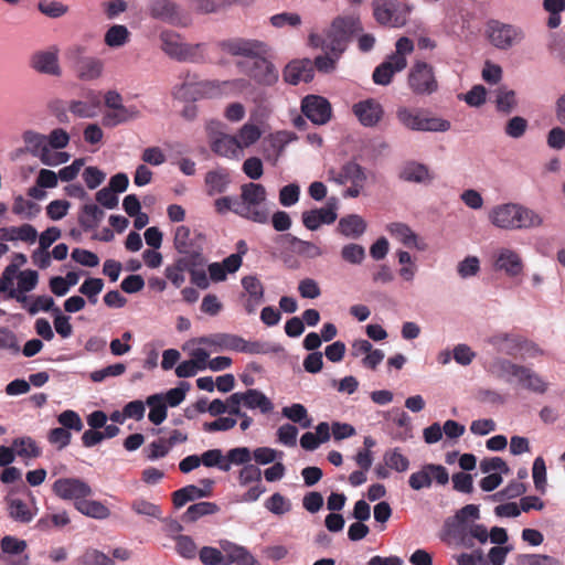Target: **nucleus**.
<instances>
[{
    "instance_id": "1",
    "label": "nucleus",
    "mask_w": 565,
    "mask_h": 565,
    "mask_svg": "<svg viewBox=\"0 0 565 565\" xmlns=\"http://www.w3.org/2000/svg\"><path fill=\"white\" fill-rule=\"evenodd\" d=\"M223 53L233 56L249 57L246 74L260 85H273L278 81V72L274 64L265 58L268 46L258 40L232 39L220 43Z\"/></svg>"
},
{
    "instance_id": "2",
    "label": "nucleus",
    "mask_w": 565,
    "mask_h": 565,
    "mask_svg": "<svg viewBox=\"0 0 565 565\" xmlns=\"http://www.w3.org/2000/svg\"><path fill=\"white\" fill-rule=\"evenodd\" d=\"M487 220L499 231L534 230L545 225V218L541 213L518 202L493 205L487 214Z\"/></svg>"
},
{
    "instance_id": "3",
    "label": "nucleus",
    "mask_w": 565,
    "mask_h": 565,
    "mask_svg": "<svg viewBox=\"0 0 565 565\" xmlns=\"http://www.w3.org/2000/svg\"><path fill=\"white\" fill-rule=\"evenodd\" d=\"M220 548L203 546L199 552L204 565H262V563L243 545L228 540L218 541Z\"/></svg>"
},
{
    "instance_id": "4",
    "label": "nucleus",
    "mask_w": 565,
    "mask_h": 565,
    "mask_svg": "<svg viewBox=\"0 0 565 565\" xmlns=\"http://www.w3.org/2000/svg\"><path fill=\"white\" fill-rule=\"evenodd\" d=\"M238 215L255 223L268 221L271 203L266 189L259 183H247L241 189Z\"/></svg>"
},
{
    "instance_id": "5",
    "label": "nucleus",
    "mask_w": 565,
    "mask_h": 565,
    "mask_svg": "<svg viewBox=\"0 0 565 565\" xmlns=\"http://www.w3.org/2000/svg\"><path fill=\"white\" fill-rule=\"evenodd\" d=\"M396 117L403 127L412 131L447 132L451 129V122L448 119L422 109L399 107Z\"/></svg>"
},
{
    "instance_id": "6",
    "label": "nucleus",
    "mask_w": 565,
    "mask_h": 565,
    "mask_svg": "<svg viewBox=\"0 0 565 565\" xmlns=\"http://www.w3.org/2000/svg\"><path fill=\"white\" fill-rule=\"evenodd\" d=\"M360 28V21L353 17L338 18L333 21L324 35L311 34L310 44L315 47L331 51L335 54L344 50L349 33Z\"/></svg>"
},
{
    "instance_id": "7",
    "label": "nucleus",
    "mask_w": 565,
    "mask_h": 565,
    "mask_svg": "<svg viewBox=\"0 0 565 565\" xmlns=\"http://www.w3.org/2000/svg\"><path fill=\"white\" fill-rule=\"evenodd\" d=\"M328 178L330 181L340 185L350 184L343 194L348 198L359 196L363 192L367 181L365 170L356 162H348L340 169H330L328 171Z\"/></svg>"
},
{
    "instance_id": "8",
    "label": "nucleus",
    "mask_w": 565,
    "mask_h": 565,
    "mask_svg": "<svg viewBox=\"0 0 565 565\" xmlns=\"http://www.w3.org/2000/svg\"><path fill=\"white\" fill-rule=\"evenodd\" d=\"M372 7L375 20L391 28L404 26L413 11V6L398 0H375Z\"/></svg>"
},
{
    "instance_id": "9",
    "label": "nucleus",
    "mask_w": 565,
    "mask_h": 565,
    "mask_svg": "<svg viewBox=\"0 0 565 565\" xmlns=\"http://www.w3.org/2000/svg\"><path fill=\"white\" fill-rule=\"evenodd\" d=\"M486 38L493 47L508 51L524 41L525 32L514 24L490 21L486 28Z\"/></svg>"
},
{
    "instance_id": "10",
    "label": "nucleus",
    "mask_w": 565,
    "mask_h": 565,
    "mask_svg": "<svg viewBox=\"0 0 565 565\" xmlns=\"http://www.w3.org/2000/svg\"><path fill=\"white\" fill-rule=\"evenodd\" d=\"M161 50L177 61H199L202 58L203 45L190 44L173 31H163L160 34Z\"/></svg>"
},
{
    "instance_id": "11",
    "label": "nucleus",
    "mask_w": 565,
    "mask_h": 565,
    "mask_svg": "<svg viewBox=\"0 0 565 565\" xmlns=\"http://www.w3.org/2000/svg\"><path fill=\"white\" fill-rule=\"evenodd\" d=\"M30 500L25 501L19 497L13 490L9 491L4 497L6 511L8 518L18 524L31 523L39 513L36 499L29 493Z\"/></svg>"
},
{
    "instance_id": "12",
    "label": "nucleus",
    "mask_w": 565,
    "mask_h": 565,
    "mask_svg": "<svg viewBox=\"0 0 565 565\" xmlns=\"http://www.w3.org/2000/svg\"><path fill=\"white\" fill-rule=\"evenodd\" d=\"M29 65L35 73L41 75L61 77L63 74L57 45L33 52L30 56Z\"/></svg>"
},
{
    "instance_id": "13",
    "label": "nucleus",
    "mask_w": 565,
    "mask_h": 565,
    "mask_svg": "<svg viewBox=\"0 0 565 565\" xmlns=\"http://www.w3.org/2000/svg\"><path fill=\"white\" fill-rule=\"evenodd\" d=\"M397 175L405 183L422 186H430L437 178L429 164L414 159L403 162Z\"/></svg>"
},
{
    "instance_id": "14",
    "label": "nucleus",
    "mask_w": 565,
    "mask_h": 565,
    "mask_svg": "<svg viewBox=\"0 0 565 565\" xmlns=\"http://www.w3.org/2000/svg\"><path fill=\"white\" fill-rule=\"evenodd\" d=\"M52 490L60 499L72 501L74 508L78 501L93 495L92 487L79 478H60L53 483Z\"/></svg>"
},
{
    "instance_id": "15",
    "label": "nucleus",
    "mask_w": 565,
    "mask_h": 565,
    "mask_svg": "<svg viewBox=\"0 0 565 565\" xmlns=\"http://www.w3.org/2000/svg\"><path fill=\"white\" fill-rule=\"evenodd\" d=\"M408 85L417 95H430L436 92L438 84L433 66L425 62L415 63L408 74Z\"/></svg>"
},
{
    "instance_id": "16",
    "label": "nucleus",
    "mask_w": 565,
    "mask_h": 565,
    "mask_svg": "<svg viewBox=\"0 0 565 565\" xmlns=\"http://www.w3.org/2000/svg\"><path fill=\"white\" fill-rule=\"evenodd\" d=\"M149 14L175 26H186L190 23L189 15L172 0H151Z\"/></svg>"
},
{
    "instance_id": "17",
    "label": "nucleus",
    "mask_w": 565,
    "mask_h": 565,
    "mask_svg": "<svg viewBox=\"0 0 565 565\" xmlns=\"http://www.w3.org/2000/svg\"><path fill=\"white\" fill-rule=\"evenodd\" d=\"M249 87L248 81L235 78L230 81H204L202 98H228L242 95Z\"/></svg>"
},
{
    "instance_id": "18",
    "label": "nucleus",
    "mask_w": 565,
    "mask_h": 565,
    "mask_svg": "<svg viewBox=\"0 0 565 565\" xmlns=\"http://www.w3.org/2000/svg\"><path fill=\"white\" fill-rule=\"evenodd\" d=\"M434 480L441 486L448 483V471L441 465L427 463L423 466L409 476L408 483L413 490L419 491L429 488Z\"/></svg>"
},
{
    "instance_id": "19",
    "label": "nucleus",
    "mask_w": 565,
    "mask_h": 565,
    "mask_svg": "<svg viewBox=\"0 0 565 565\" xmlns=\"http://www.w3.org/2000/svg\"><path fill=\"white\" fill-rule=\"evenodd\" d=\"M493 266L495 270L504 273L510 278H518L524 273L521 255L510 247H500L495 250Z\"/></svg>"
},
{
    "instance_id": "20",
    "label": "nucleus",
    "mask_w": 565,
    "mask_h": 565,
    "mask_svg": "<svg viewBox=\"0 0 565 565\" xmlns=\"http://www.w3.org/2000/svg\"><path fill=\"white\" fill-rule=\"evenodd\" d=\"M182 350L204 370L211 354L217 353L212 335L189 339L183 343Z\"/></svg>"
},
{
    "instance_id": "21",
    "label": "nucleus",
    "mask_w": 565,
    "mask_h": 565,
    "mask_svg": "<svg viewBox=\"0 0 565 565\" xmlns=\"http://www.w3.org/2000/svg\"><path fill=\"white\" fill-rule=\"evenodd\" d=\"M211 335L217 353L223 351H235L259 354L264 352L260 344L247 342L243 338L235 334L215 333Z\"/></svg>"
},
{
    "instance_id": "22",
    "label": "nucleus",
    "mask_w": 565,
    "mask_h": 565,
    "mask_svg": "<svg viewBox=\"0 0 565 565\" xmlns=\"http://www.w3.org/2000/svg\"><path fill=\"white\" fill-rule=\"evenodd\" d=\"M387 233L401 245L406 248L425 252L427 249L426 242L407 224L402 222H393L386 226Z\"/></svg>"
},
{
    "instance_id": "23",
    "label": "nucleus",
    "mask_w": 565,
    "mask_h": 565,
    "mask_svg": "<svg viewBox=\"0 0 565 565\" xmlns=\"http://www.w3.org/2000/svg\"><path fill=\"white\" fill-rule=\"evenodd\" d=\"M302 113L316 125L327 124L332 115L330 103L321 96L310 95L303 98Z\"/></svg>"
},
{
    "instance_id": "24",
    "label": "nucleus",
    "mask_w": 565,
    "mask_h": 565,
    "mask_svg": "<svg viewBox=\"0 0 565 565\" xmlns=\"http://www.w3.org/2000/svg\"><path fill=\"white\" fill-rule=\"evenodd\" d=\"M359 122L364 127L376 126L384 116L382 104L373 98H367L355 103L352 107Z\"/></svg>"
},
{
    "instance_id": "25",
    "label": "nucleus",
    "mask_w": 565,
    "mask_h": 565,
    "mask_svg": "<svg viewBox=\"0 0 565 565\" xmlns=\"http://www.w3.org/2000/svg\"><path fill=\"white\" fill-rule=\"evenodd\" d=\"M522 366V364L514 363L507 358L497 356L489 362L487 371L492 377L515 385Z\"/></svg>"
},
{
    "instance_id": "26",
    "label": "nucleus",
    "mask_w": 565,
    "mask_h": 565,
    "mask_svg": "<svg viewBox=\"0 0 565 565\" xmlns=\"http://www.w3.org/2000/svg\"><path fill=\"white\" fill-rule=\"evenodd\" d=\"M351 355L360 358L362 366L370 370H375L385 358L382 350L374 349L373 345L364 339H356L352 342Z\"/></svg>"
},
{
    "instance_id": "27",
    "label": "nucleus",
    "mask_w": 565,
    "mask_h": 565,
    "mask_svg": "<svg viewBox=\"0 0 565 565\" xmlns=\"http://www.w3.org/2000/svg\"><path fill=\"white\" fill-rule=\"evenodd\" d=\"M515 386L529 393L544 395L550 391L551 383L541 373L536 372L535 370L529 366L523 365L520 372V377H518V381L515 383Z\"/></svg>"
},
{
    "instance_id": "28",
    "label": "nucleus",
    "mask_w": 565,
    "mask_h": 565,
    "mask_svg": "<svg viewBox=\"0 0 565 565\" xmlns=\"http://www.w3.org/2000/svg\"><path fill=\"white\" fill-rule=\"evenodd\" d=\"M303 225L310 231H317L323 224H331L337 220V202H329L324 207L306 211L301 215Z\"/></svg>"
},
{
    "instance_id": "29",
    "label": "nucleus",
    "mask_w": 565,
    "mask_h": 565,
    "mask_svg": "<svg viewBox=\"0 0 565 565\" xmlns=\"http://www.w3.org/2000/svg\"><path fill=\"white\" fill-rule=\"evenodd\" d=\"M313 66L310 60H295L288 63L284 70V79L291 85L308 83L313 78Z\"/></svg>"
},
{
    "instance_id": "30",
    "label": "nucleus",
    "mask_w": 565,
    "mask_h": 565,
    "mask_svg": "<svg viewBox=\"0 0 565 565\" xmlns=\"http://www.w3.org/2000/svg\"><path fill=\"white\" fill-rule=\"evenodd\" d=\"M414 51V43L411 39L399 38L395 44V52L390 55L383 64L394 75L402 72L407 65V56Z\"/></svg>"
},
{
    "instance_id": "31",
    "label": "nucleus",
    "mask_w": 565,
    "mask_h": 565,
    "mask_svg": "<svg viewBox=\"0 0 565 565\" xmlns=\"http://www.w3.org/2000/svg\"><path fill=\"white\" fill-rule=\"evenodd\" d=\"M210 146L212 151L221 157L233 160L243 157L235 135L218 132L211 139Z\"/></svg>"
},
{
    "instance_id": "32",
    "label": "nucleus",
    "mask_w": 565,
    "mask_h": 565,
    "mask_svg": "<svg viewBox=\"0 0 565 565\" xmlns=\"http://www.w3.org/2000/svg\"><path fill=\"white\" fill-rule=\"evenodd\" d=\"M395 257L398 265V278L403 282L412 285L419 274L417 257L404 248H398L395 252Z\"/></svg>"
},
{
    "instance_id": "33",
    "label": "nucleus",
    "mask_w": 565,
    "mask_h": 565,
    "mask_svg": "<svg viewBox=\"0 0 565 565\" xmlns=\"http://www.w3.org/2000/svg\"><path fill=\"white\" fill-rule=\"evenodd\" d=\"M204 81H200L195 75L186 74L173 88L174 97L183 100H196L202 98V86Z\"/></svg>"
},
{
    "instance_id": "34",
    "label": "nucleus",
    "mask_w": 565,
    "mask_h": 565,
    "mask_svg": "<svg viewBox=\"0 0 565 565\" xmlns=\"http://www.w3.org/2000/svg\"><path fill=\"white\" fill-rule=\"evenodd\" d=\"M242 266V257L232 254L221 263H212L207 267L210 279L214 282L224 281L228 274L236 273Z\"/></svg>"
},
{
    "instance_id": "35",
    "label": "nucleus",
    "mask_w": 565,
    "mask_h": 565,
    "mask_svg": "<svg viewBox=\"0 0 565 565\" xmlns=\"http://www.w3.org/2000/svg\"><path fill=\"white\" fill-rule=\"evenodd\" d=\"M366 221L359 214H349L341 217L337 226L340 235L352 239L361 237L366 232Z\"/></svg>"
},
{
    "instance_id": "36",
    "label": "nucleus",
    "mask_w": 565,
    "mask_h": 565,
    "mask_svg": "<svg viewBox=\"0 0 565 565\" xmlns=\"http://www.w3.org/2000/svg\"><path fill=\"white\" fill-rule=\"evenodd\" d=\"M36 238L38 231L31 224L0 228V239L9 242L20 241L26 244H33Z\"/></svg>"
},
{
    "instance_id": "37",
    "label": "nucleus",
    "mask_w": 565,
    "mask_h": 565,
    "mask_svg": "<svg viewBox=\"0 0 565 565\" xmlns=\"http://www.w3.org/2000/svg\"><path fill=\"white\" fill-rule=\"evenodd\" d=\"M75 72L81 81H96L103 75L104 63L97 57L88 56L87 58H83L79 63L75 64Z\"/></svg>"
},
{
    "instance_id": "38",
    "label": "nucleus",
    "mask_w": 565,
    "mask_h": 565,
    "mask_svg": "<svg viewBox=\"0 0 565 565\" xmlns=\"http://www.w3.org/2000/svg\"><path fill=\"white\" fill-rule=\"evenodd\" d=\"M75 509L81 514L95 520H107L111 515L110 509L104 502L94 500L92 497L78 501Z\"/></svg>"
},
{
    "instance_id": "39",
    "label": "nucleus",
    "mask_w": 565,
    "mask_h": 565,
    "mask_svg": "<svg viewBox=\"0 0 565 565\" xmlns=\"http://www.w3.org/2000/svg\"><path fill=\"white\" fill-rule=\"evenodd\" d=\"M262 136V128L250 120L243 124L235 134L237 143L243 154L246 149L256 145Z\"/></svg>"
},
{
    "instance_id": "40",
    "label": "nucleus",
    "mask_w": 565,
    "mask_h": 565,
    "mask_svg": "<svg viewBox=\"0 0 565 565\" xmlns=\"http://www.w3.org/2000/svg\"><path fill=\"white\" fill-rule=\"evenodd\" d=\"M210 481H206V488L202 489L196 486H186L173 493V503L177 508L183 507L186 502L209 497L211 493Z\"/></svg>"
},
{
    "instance_id": "41",
    "label": "nucleus",
    "mask_w": 565,
    "mask_h": 565,
    "mask_svg": "<svg viewBox=\"0 0 565 565\" xmlns=\"http://www.w3.org/2000/svg\"><path fill=\"white\" fill-rule=\"evenodd\" d=\"M140 117V110L136 106H120L107 113L103 120L106 126H116Z\"/></svg>"
},
{
    "instance_id": "42",
    "label": "nucleus",
    "mask_w": 565,
    "mask_h": 565,
    "mask_svg": "<svg viewBox=\"0 0 565 565\" xmlns=\"http://www.w3.org/2000/svg\"><path fill=\"white\" fill-rule=\"evenodd\" d=\"M146 406L149 407L148 419L153 425L162 424L168 416V407L163 403L161 395L153 394L146 398Z\"/></svg>"
},
{
    "instance_id": "43",
    "label": "nucleus",
    "mask_w": 565,
    "mask_h": 565,
    "mask_svg": "<svg viewBox=\"0 0 565 565\" xmlns=\"http://www.w3.org/2000/svg\"><path fill=\"white\" fill-rule=\"evenodd\" d=\"M252 460V450L248 447H235L230 449L225 455V463L222 471H228L233 466H246Z\"/></svg>"
},
{
    "instance_id": "44",
    "label": "nucleus",
    "mask_w": 565,
    "mask_h": 565,
    "mask_svg": "<svg viewBox=\"0 0 565 565\" xmlns=\"http://www.w3.org/2000/svg\"><path fill=\"white\" fill-rule=\"evenodd\" d=\"M26 256L22 253H15L11 257V263L4 268L0 277V290L9 289L11 281L14 280L15 274L20 271V267L26 264Z\"/></svg>"
},
{
    "instance_id": "45",
    "label": "nucleus",
    "mask_w": 565,
    "mask_h": 565,
    "mask_svg": "<svg viewBox=\"0 0 565 565\" xmlns=\"http://www.w3.org/2000/svg\"><path fill=\"white\" fill-rule=\"evenodd\" d=\"M245 407L249 409H259L262 413H270L274 408L270 399L257 390H248L244 392Z\"/></svg>"
},
{
    "instance_id": "46",
    "label": "nucleus",
    "mask_w": 565,
    "mask_h": 565,
    "mask_svg": "<svg viewBox=\"0 0 565 565\" xmlns=\"http://www.w3.org/2000/svg\"><path fill=\"white\" fill-rule=\"evenodd\" d=\"M340 257L345 264L360 266L366 258V252L365 248L358 243H348L341 247Z\"/></svg>"
},
{
    "instance_id": "47",
    "label": "nucleus",
    "mask_w": 565,
    "mask_h": 565,
    "mask_svg": "<svg viewBox=\"0 0 565 565\" xmlns=\"http://www.w3.org/2000/svg\"><path fill=\"white\" fill-rule=\"evenodd\" d=\"M481 270V260L476 255H467L456 265V273L461 279L475 278Z\"/></svg>"
},
{
    "instance_id": "48",
    "label": "nucleus",
    "mask_w": 565,
    "mask_h": 565,
    "mask_svg": "<svg viewBox=\"0 0 565 565\" xmlns=\"http://www.w3.org/2000/svg\"><path fill=\"white\" fill-rule=\"evenodd\" d=\"M22 140L25 150L35 157H39V153H42L47 148L46 136L34 130H25L22 134Z\"/></svg>"
},
{
    "instance_id": "49",
    "label": "nucleus",
    "mask_w": 565,
    "mask_h": 565,
    "mask_svg": "<svg viewBox=\"0 0 565 565\" xmlns=\"http://www.w3.org/2000/svg\"><path fill=\"white\" fill-rule=\"evenodd\" d=\"M209 195L224 192L230 184L228 173L221 170L210 171L205 177Z\"/></svg>"
},
{
    "instance_id": "50",
    "label": "nucleus",
    "mask_w": 565,
    "mask_h": 565,
    "mask_svg": "<svg viewBox=\"0 0 565 565\" xmlns=\"http://www.w3.org/2000/svg\"><path fill=\"white\" fill-rule=\"evenodd\" d=\"M518 107L516 93L512 89H499L495 95V109L497 111L509 115Z\"/></svg>"
},
{
    "instance_id": "51",
    "label": "nucleus",
    "mask_w": 565,
    "mask_h": 565,
    "mask_svg": "<svg viewBox=\"0 0 565 565\" xmlns=\"http://www.w3.org/2000/svg\"><path fill=\"white\" fill-rule=\"evenodd\" d=\"M129 36L127 26L115 24L106 31L104 41L107 46L117 49L124 46L129 41Z\"/></svg>"
},
{
    "instance_id": "52",
    "label": "nucleus",
    "mask_w": 565,
    "mask_h": 565,
    "mask_svg": "<svg viewBox=\"0 0 565 565\" xmlns=\"http://www.w3.org/2000/svg\"><path fill=\"white\" fill-rule=\"evenodd\" d=\"M12 212L23 220H31L39 214L40 206L33 201L19 195L14 198Z\"/></svg>"
},
{
    "instance_id": "53",
    "label": "nucleus",
    "mask_w": 565,
    "mask_h": 565,
    "mask_svg": "<svg viewBox=\"0 0 565 565\" xmlns=\"http://www.w3.org/2000/svg\"><path fill=\"white\" fill-rule=\"evenodd\" d=\"M383 461L387 468L397 472H405L409 468L408 458L398 448L387 450Z\"/></svg>"
},
{
    "instance_id": "54",
    "label": "nucleus",
    "mask_w": 565,
    "mask_h": 565,
    "mask_svg": "<svg viewBox=\"0 0 565 565\" xmlns=\"http://www.w3.org/2000/svg\"><path fill=\"white\" fill-rule=\"evenodd\" d=\"M39 282V274L32 269H24L15 274L13 290L32 291Z\"/></svg>"
},
{
    "instance_id": "55",
    "label": "nucleus",
    "mask_w": 565,
    "mask_h": 565,
    "mask_svg": "<svg viewBox=\"0 0 565 565\" xmlns=\"http://www.w3.org/2000/svg\"><path fill=\"white\" fill-rule=\"evenodd\" d=\"M14 455L24 459H33L40 456V449L30 437L17 438L12 443Z\"/></svg>"
},
{
    "instance_id": "56",
    "label": "nucleus",
    "mask_w": 565,
    "mask_h": 565,
    "mask_svg": "<svg viewBox=\"0 0 565 565\" xmlns=\"http://www.w3.org/2000/svg\"><path fill=\"white\" fill-rule=\"evenodd\" d=\"M543 8L550 14L547 26L556 29L562 23L561 13L565 11V0H543Z\"/></svg>"
},
{
    "instance_id": "57",
    "label": "nucleus",
    "mask_w": 565,
    "mask_h": 565,
    "mask_svg": "<svg viewBox=\"0 0 565 565\" xmlns=\"http://www.w3.org/2000/svg\"><path fill=\"white\" fill-rule=\"evenodd\" d=\"M38 10L45 17L58 19L68 13V6L57 0H41L38 3Z\"/></svg>"
},
{
    "instance_id": "58",
    "label": "nucleus",
    "mask_w": 565,
    "mask_h": 565,
    "mask_svg": "<svg viewBox=\"0 0 565 565\" xmlns=\"http://www.w3.org/2000/svg\"><path fill=\"white\" fill-rule=\"evenodd\" d=\"M532 479L535 489L541 493H545L547 487V472L545 460L542 456H537L533 461Z\"/></svg>"
},
{
    "instance_id": "59",
    "label": "nucleus",
    "mask_w": 565,
    "mask_h": 565,
    "mask_svg": "<svg viewBox=\"0 0 565 565\" xmlns=\"http://www.w3.org/2000/svg\"><path fill=\"white\" fill-rule=\"evenodd\" d=\"M265 508L275 515H284L291 511L292 503L281 493H273L266 501Z\"/></svg>"
},
{
    "instance_id": "60",
    "label": "nucleus",
    "mask_w": 565,
    "mask_h": 565,
    "mask_svg": "<svg viewBox=\"0 0 565 565\" xmlns=\"http://www.w3.org/2000/svg\"><path fill=\"white\" fill-rule=\"evenodd\" d=\"M488 90L484 86L477 84L471 87L467 93L459 96L470 107H481L486 104Z\"/></svg>"
},
{
    "instance_id": "61",
    "label": "nucleus",
    "mask_w": 565,
    "mask_h": 565,
    "mask_svg": "<svg viewBox=\"0 0 565 565\" xmlns=\"http://www.w3.org/2000/svg\"><path fill=\"white\" fill-rule=\"evenodd\" d=\"M218 511L215 503L212 502H199L188 508L184 513V519L189 522H194L203 515L214 514Z\"/></svg>"
},
{
    "instance_id": "62",
    "label": "nucleus",
    "mask_w": 565,
    "mask_h": 565,
    "mask_svg": "<svg viewBox=\"0 0 565 565\" xmlns=\"http://www.w3.org/2000/svg\"><path fill=\"white\" fill-rule=\"evenodd\" d=\"M174 542H175V551L181 557L191 559L196 556L198 546L191 536L175 535Z\"/></svg>"
},
{
    "instance_id": "63",
    "label": "nucleus",
    "mask_w": 565,
    "mask_h": 565,
    "mask_svg": "<svg viewBox=\"0 0 565 565\" xmlns=\"http://www.w3.org/2000/svg\"><path fill=\"white\" fill-rule=\"evenodd\" d=\"M522 342V338L509 333L499 334L493 339V344L508 354H513L515 349L521 348Z\"/></svg>"
},
{
    "instance_id": "64",
    "label": "nucleus",
    "mask_w": 565,
    "mask_h": 565,
    "mask_svg": "<svg viewBox=\"0 0 565 565\" xmlns=\"http://www.w3.org/2000/svg\"><path fill=\"white\" fill-rule=\"evenodd\" d=\"M83 565H114L110 556L96 548H88L81 557Z\"/></svg>"
}]
</instances>
